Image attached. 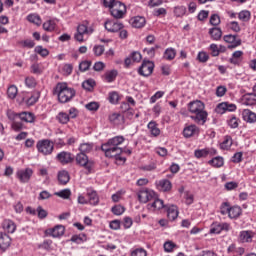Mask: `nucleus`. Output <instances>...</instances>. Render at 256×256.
<instances>
[{
    "label": "nucleus",
    "instance_id": "obj_1",
    "mask_svg": "<svg viewBox=\"0 0 256 256\" xmlns=\"http://www.w3.org/2000/svg\"><path fill=\"white\" fill-rule=\"evenodd\" d=\"M60 103H69L75 97V89L68 88L67 83H58L54 89Z\"/></svg>",
    "mask_w": 256,
    "mask_h": 256
},
{
    "label": "nucleus",
    "instance_id": "obj_2",
    "mask_svg": "<svg viewBox=\"0 0 256 256\" xmlns=\"http://www.w3.org/2000/svg\"><path fill=\"white\" fill-rule=\"evenodd\" d=\"M92 33L93 29L89 27V21L85 20L77 26V32L74 35V39L80 43H83L84 35H91Z\"/></svg>",
    "mask_w": 256,
    "mask_h": 256
},
{
    "label": "nucleus",
    "instance_id": "obj_3",
    "mask_svg": "<svg viewBox=\"0 0 256 256\" xmlns=\"http://www.w3.org/2000/svg\"><path fill=\"white\" fill-rule=\"evenodd\" d=\"M75 161H76V165H78V167H83L84 169H86V171L91 173V170L93 169L94 162H93V160H89V156H87V154H83L81 152L76 154Z\"/></svg>",
    "mask_w": 256,
    "mask_h": 256
},
{
    "label": "nucleus",
    "instance_id": "obj_4",
    "mask_svg": "<svg viewBox=\"0 0 256 256\" xmlns=\"http://www.w3.org/2000/svg\"><path fill=\"white\" fill-rule=\"evenodd\" d=\"M155 69V63L150 60H143L141 66L138 68V74L141 77H150L153 75V70Z\"/></svg>",
    "mask_w": 256,
    "mask_h": 256
},
{
    "label": "nucleus",
    "instance_id": "obj_5",
    "mask_svg": "<svg viewBox=\"0 0 256 256\" xmlns=\"http://www.w3.org/2000/svg\"><path fill=\"white\" fill-rule=\"evenodd\" d=\"M127 13V7L121 2H116L110 10V14L114 19H123Z\"/></svg>",
    "mask_w": 256,
    "mask_h": 256
},
{
    "label": "nucleus",
    "instance_id": "obj_6",
    "mask_svg": "<svg viewBox=\"0 0 256 256\" xmlns=\"http://www.w3.org/2000/svg\"><path fill=\"white\" fill-rule=\"evenodd\" d=\"M36 147L42 155H51L54 149L53 142L50 140H40L37 142Z\"/></svg>",
    "mask_w": 256,
    "mask_h": 256
},
{
    "label": "nucleus",
    "instance_id": "obj_7",
    "mask_svg": "<svg viewBox=\"0 0 256 256\" xmlns=\"http://www.w3.org/2000/svg\"><path fill=\"white\" fill-rule=\"evenodd\" d=\"M102 151H104L106 157H117V155H121L123 153V148L119 146H112L111 144H102Z\"/></svg>",
    "mask_w": 256,
    "mask_h": 256
},
{
    "label": "nucleus",
    "instance_id": "obj_8",
    "mask_svg": "<svg viewBox=\"0 0 256 256\" xmlns=\"http://www.w3.org/2000/svg\"><path fill=\"white\" fill-rule=\"evenodd\" d=\"M155 198V192L149 189H142L138 193L140 203H149L151 199Z\"/></svg>",
    "mask_w": 256,
    "mask_h": 256
},
{
    "label": "nucleus",
    "instance_id": "obj_9",
    "mask_svg": "<svg viewBox=\"0 0 256 256\" xmlns=\"http://www.w3.org/2000/svg\"><path fill=\"white\" fill-rule=\"evenodd\" d=\"M237 110V106L235 104H229L227 102H222L217 105L215 112L218 113L219 115H223V113L233 112Z\"/></svg>",
    "mask_w": 256,
    "mask_h": 256
},
{
    "label": "nucleus",
    "instance_id": "obj_10",
    "mask_svg": "<svg viewBox=\"0 0 256 256\" xmlns=\"http://www.w3.org/2000/svg\"><path fill=\"white\" fill-rule=\"evenodd\" d=\"M56 159H58L59 163L62 165H69V163H73L75 161V157L70 152L62 151L57 154Z\"/></svg>",
    "mask_w": 256,
    "mask_h": 256
},
{
    "label": "nucleus",
    "instance_id": "obj_11",
    "mask_svg": "<svg viewBox=\"0 0 256 256\" xmlns=\"http://www.w3.org/2000/svg\"><path fill=\"white\" fill-rule=\"evenodd\" d=\"M45 233L49 237H54V238L62 237V235H65V226L56 225L54 228L47 229Z\"/></svg>",
    "mask_w": 256,
    "mask_h": 256
},
{
    "label": "nucleus",
    "instance_id": "obj_12",
    "mask_svg": "<svg viewBox=\"0 0 256 256\" xmlns=\"http://www.w3.org/2000/svg\"><path fill=\"white\" fill-rule=\"evenodd\" d=\"M188 109L190 113H194L195 115L196 113L205 110V104L200 100L192 101L188 104Z\"/></svg>",
    "mask_w": 256,
    "mask_h": 256
},
{
    "label": "nucleus",
    "instance_id": "obj_13",
    "mask_svg": "<svg viewBox=\"0 0 256 256\" xmlns=\"http://www.w3.org/2000/svg\"><path fill=\"white\" fill-rule=\"evenodd\" d=\"M104 27L110 33H117V31H121V29H123V23L107 20L104 24Z\"/></svg>",
    "mask_w": 256,
    "mask_h": 256
},
{
    "label": "nucleus",
    "instance_id": "obj_14",
    "mask_svg": "<svg viewBox=\"0 0 256 256\" xmlns=\"http://www.w3.org/2000/svg\"><path fill=\"white\" fill-rule=\"evenodd\" d=\"M207 117V111L202 110L200 112H196L194 116H191V119L195 121V123H197L198 125H205V123H207Z\"/></svg>",
    "mask_w": 256,
    "mask_h": 256
},
{
    "label": "nucleus",
    "instance_id": "obj_15",
    "mask_svg": "<svg viewBox=\"0 0 256 256\" xmlns=\"http://www.w3.org/2000/svg\"><path fill=\"white\" fill-rule=\"evenodd\" d=\"M253 237H255V232L251 230L241 231L239 234L240 243H252Z\"/></svg>",
    "mask_w": 256,
    "mask_h": 256
},
{
    "label": "nucleus",
    "instance_id": "obj_16",
    "mask_svg": "<svg viewBox=\"0 0 256 256\" xmlns=\"http://www.w3.org/2000/svg\"><path fill=\"white\" fill-rule=\"evenodd\" d=\"M183 135L186 139H189V137H193L194 135H199V127L195 124L186 126L183 130Z\"/></svg>",
    "mask_w": 256,
    "mask_h": 256
},
{
    "label": "nucleus",
    "instance_id": "obj_17",
    "mask_svg": "<svg viewBox=\"0 0 256 256\" xmlns=\"http://www.w3.org/2000/svg\"><path fill=\"white\" fill-rule=\"evenodd\" d=\"M31 175H33V170L30 168H26L25 170H19L17 172V177L20 179L21 183H27L29 179H31Z\"/></svg>",
    "mask_w": 256,
    "mask_h": 256
},
{
    "label": "nucleus",
    "instance_id": "obj_18",
    "mask_svg": "<svg viewBox=\"0 0 256 256\" xmlns=\"http://www.w3.org/2000/svg\"><path fill=\"white\" fill-rule=\"evenodd\" d=\"M130 23L135 29H142V27H145L147 20L143 16H135L130 19Z\"/></svg>",
    "mask_w": 256,
    "mask_h": 256
},
{
    "label": "nucleus",
    "instance_id": "obj_19",
    "mask_svg": "<svg viewBox=\"0 0 256 256\" xmlns=\"http://www.w3.org/2000/svg\"><path fill=\"white\" fill-rule=\"evenodd\" d=\"M167 207V217L170 221H175L179 217V209L176 205H170Z\"/></svg>",
    "mask_w": 256,
    "mask_h": 256
},
{
    "label": "nucleus",
    "instance_id": "obj_20",
    "mask_svg": "<svg viewBox=\"0 0 256 256\" xmlns=\"http://www.w3.org/2000/svg\"><path fill=\"white\" fill-rule=\"evenodd\" d=\"M11 247V237L7 234H0V249L7 251Z\"/></svg>",
    "mask_w": 256,
    "mask_h": 256
},
{
    "label": "nucleus",
    "instance_id": "obj_21",
    "mask_svg": "<svg viewBox=\"0 0 256 256\" xmlns=\"http://www.w3.org/2000/svg\"><path fill=\"white\" fill-rule=\"evenodd\" d=\"M229 224L227 223H215L210 229V233L219 234L221 231H229Z\"/></svg>",
    "mask_w": 256,
    "mask_h": 256
},
{
    "label": "nucleus",
    "instance_id": "obj_22",
    "mask_svg": "<svg viewBox=\"0 0 256 256\" xmlns=\"http://www.w3.org/2000/svg\"><path fill=\"white\" fill-rule=\"evenodd\" d=\"M88 203L90 205H99V196L97 192L93 189L87 190Z\"/></svg>",
    "mask_w": 256,
    "mask_h": 256
},
{
    "label": "nucleus",
    "instance_id": "obj_23",
    "mask_svg": "<svg viewBox=\"0 0 256 256\" xmlns=\"http://www.w3.org/2000/svg\"><path fill=\"white\" fill-rule=\"evenodd\" d=\"M242 116H243L244 121H246L247 123H256L255 112H253L249 109H245L242 112Z\"/></svg>",
    "mask_w": 256,
    "mask_h": 256
},
{
    "label": "nucleus",
    "instance_id": "obj_24",
    "mask_svg": "<svg viewBox=\"0 0 256 256\" xmlns=\"http://www.w3.org/2000/svg\"><path fill=\"white\" fill-rule=\"evenodd\" d=\"M224 41L226 43L232 44L231 46H229L230 48L239 47V45H241V39H237V35H231V34L225 35Z\"/></svg>",
    "mask_w": 256,
    "mask_h": 256
},
{
    "label": "nucleus",
    "instance_id": "obj_25",
    "mask_svg": "<svg viewBox=\"0 0 256 256\" xmlns=\"http://www.w3.org/2000/svg\"><path fill=\"white\" fill-rule=\"evenodd\" d=\"M243 213V210L239 206H232L230 207V210L228 212V217L230 219H239L241 217V214Z\"/></svg>",
    "mask_w": 256,
    "mask_h": 256
},
{
    "label": "nucleus",
    "instance_id": "obj_26",
    "mask_svg": "<svg viewBox=\"0 0 256 256\" xmlns=\"http://www.w3.org/2000/svg\"><path fill=\"white\" fill-rule=\"evenodd\" d=\"M165 207H167V205L159 198H156L152 204H148V209H154V211H161V209H165Z\"/></svg>",
    "mask_w": 256,
    "mask_h": 256
},
{
    "label": "nucleus",
    "instance_id": "obj_27",
    "mask_svg": "<svg viewBox=\"0 0 256 256\" xmlns=\"http://www.w3.org/2000/svg\"><path fill=\"white\" fill-rule=\"evenodd\" d=\"M209 35L213 41H219L223 37V31L221 28L214 27L209 30Z\"/></svg>",
    "mask_w": 256,
    "mask_h": 256
},
{
    "label": "nucleus",
    "instance_id": "obj_28",
    "mask_svg": "<svg viewBox=\"0 0 256 256\" xmlns=\"http://www.w3.org/2000/svg\"><path fill=\"white\" fill-rule=\"evenodd\" d=\"M2 227L7 233H15V229H17L15 222L11 220H4L2 223Z\"/></svg>",
    "mask_w": 256,
    "mask_h": 256
},
{
    "label": "nucleus",
    "instance_id": "obj_29",
    "mask_svg": "<svg viewBox=\"0 0 256 256\" xmlns=\"http://www.w3.org/2000/svg\"><path fill=\"white\" fill-rule=\"evenodd\" d=\"M18 117L21 121H24L25 123H33V121H35V116L31 112L18 113Z\"/></svg>",
    "mask_w": 256,
    "mask_h": 256
},
{
    "label": "nucleus",
    "instance_id": "obj_30",
    "mask_svg": "<svg viewBox=\"0 0 256 256\" xmlns=\"http://www.w3.org/2000/svg\"><path fill=\"white\" fill-rule=\"evenodd\" d=\"M71 177L69 176V172L62 170L58 173V181L60 185H67L70 181Z\"/></svg>",
    "mask_w": 256,
    "mask_h": 256
},
{
    "label": "nucleus",
    "instance_id": "obj_31",
    "mask_svg": "<svg viewBox=\"0 0 256 256\" xmlns=\"http://www.w3.org/2000/svg\"><path fill=\"white\" fill-rule=\"evenodd\" d=\"M208 163L212 167H216V169H219L220 167H223V165H225V160L221 156H216L213 159L209 160Z\"/></svg>",
    "mask_w": 256,
    "mask_h": 256
},
{
    "label": "nucleus",
    "instance_id": "obj_32",
    "mask_svg": "<svg viewBox=\"0 0 256 256\" xmlns=\"http://www.w3.org/2000/svg\"><path fill=\"white\" fill-rule=\"evenodd\" d=\"M44 31H48V33H53L55 31V27H57V24H55L54 20H47L42 25Z\"/></svg>",
    "mask_w": 256,
    "mask_h": 256
},
{
    "label": "nucleus",
    "instance_id": "obj_33",
    "mask_svg": "<svg viewBox=\"0 0 256 256\" xmlns=\"http://www.w3.org/2000/svg\"><path fill=\"white\" fill-rule=\"evenodd\" d=\"M80 153L87 155V153H91L93 151V143H82L79 146Z\"/></svg>",
    "mask_w": 256,
    "mask_h": 256
},
{
    "label": "nucleus",
    "instance_id": "obj_34",
    "mask_svg": "<svg viewBox=\"0 0 256 256\" xmlns=\"http://www.w3.org/2000/svg\"><path fill=\"white\" fill-rule=\"evenodd\" d=\"M123 141H125V138L123 136H116L112 139H109L108 142H106V144L112 145L113 147H119V145H121Z\"/></svg>",
    "mask_w": 256,
    "mask_h": 256
},
{
    "label": "nucleus",
    "instance_id": "obj_35",
    "mask_svg": "<svg viewBox=\"0 0 256 256\" xmlns=\"http://www.w3.org/2000/svg\"><path fill=\"white\" fill-rule=\"evenodd\" d=\"M177 55V52L173 48H167L164 52V59L167 61H173Z\"/></svg>",
    "mask_w": 256,
    "mask_h": 256
},
{
    "label": "nucleus",
    "instance_id": "obj_36",
    "mask_svg": "<svg viewBox=\"0 0 256 256\" xmlns=\"http://www.w3.org/2000/svg\"><path fill=\"white\" fill-rule=\"evenodd\" d=\"M231 145H233V139L231 136H226L224 141L220 144V148L224 151L231 149Z\"/></svg>",
    "mask_w": 256,
    "mask_h": 256
},
{
    "label": "nucleus",
    "instance_id": "obj_37",
    "mask_svg": "<svg viewBox=\"0 0 256 256\" xmlns=\"http://www.w3.org/2000/svg\"><path fill=\"white\" fill-rule=\"evenodd\" d=\"M148 129L151 135H153L154 137H157L161 134V130H159V128L157 127V123L153 121L148 124Z\"/></svg>",
    "mask_w": 256,
    "mask_h": 256
},
{
    "label": "nucleus",
    "instance_id": "obj_38",
    "mask_svg": "<svg viewBox=\"0 0 256 256\" xmlns=\"http://www.w3.org/2000/svg\"><path fill=\"white\" fill-rule=\"evenodd\" d=\"M158 187L161 189V191H171V181L165 179V180H160L158 183Z\"/></svg>",
    "mask_w": 256,
    "mask_h": 256
},
{
    "label": "nucleus",
    "instance_id": "obj_39",
    "mask_svg": "<svg viewBox=\"0 0 256 256\" xmlns=\"http://www.w3.org/2000/svg\"><path fill=\"white\" fill-rule=\"evenodd\" d=\"M27 19L30 23H34V25H37V27L41 26L42 21L40 15L30 14L28 15Z\"/></svg>",
    "mask_w": 256,
    "mask_h": 256
},
{
    "label": "nucleus",
    "instance_id": "obj_40",
    "mask_svg": "<svg viewBox=\"0 0 256 256\" xmlns=\"http://www.w3.org/2000/svg\"><path fill=\"white\" fill-rule=\"evenodd\" d=\"M118 72L117 70H111L105 73V79L107 83H113L117 79Z\"/></svg>",
    "mask_w": 256,
    "mask_h": 256
},
{
    "label": "nucleus",
    "instance_id": "obj_41",
    "mask_svg": "<svg viewBox=\"0 0 256 256\" xmlns=\"http://www.w3.org/2000/svg\"><path fill=\"white\" fill-rule=\"evenodd\" d=\"M238 19H240V21H243L244 23H247V21L251 19V12H249L248 10L241 11L238 14Z\"/></svg>",
    "mask_w": 256,
    "mask_h": 256
},
{
    "label": "nucleus",
    "instance_id": "obj_42",
    "mask_svg": "<svg viewBox=\"0 0 256 256\" xmlns=\"http://www.w3.org/2000/svg\"><path fill=\"white\" fill-rule=\"evenodd\" d=\"M18 92H19V90L17 89V86L11 85L7 89V96L9 97V99H15V97H17Z\"/></svg>",
    "mask_w": 256,
    "mask_h": 256
},
{
    "label": "nucleus",
    "instance_id": "obj_43",
    "mask_svg": "<svg viewBox=\"0 0 256 256\" xmlns=\"http://www.w3.org/2000/svg\"><path fill=\"white\" fill-rule=\"evenodd\" d=\"M54 195H56V197H60L61 199H69V197H71V190L64 189L59 192H55Z\"/></svg>",
    "mask_w": 256,
    "mask_h": 256
},
{
    "label": "nucleus",
    "instance_id": "obj_44",
    "mask_svg": "<svg viewBox=\"0 0 256 256\" xmlns=\"http://www.w3.org/2000/svg\"><path fill=\"white\" fill-rule=\"evenodd\" d=\"M69 118V114L65 112H60L57 115V120L59 121V123H62V125H66V123H69Z\"/></svg>",
    "mask_w": 256,
    "mask_h": 256
},
{
    "label": "nucleus",
    "instance_id": "obj_45",
    "mask_svg": "<svg viewBox=\"0 0 256 256\" xmlns=\"http://www.w3.org/2000/svg\"><path fill=\"white\" fill-rule=\"evenodd\" d=\"M194 155H195L196 159H201L203 157H207V155H209V149L205 148V149L195 150Z\"/></svg>",
    "mask_w": 256,
    "mask_h": 256
},
{
    "label": "nucleus",
    "instance_id": "obj_46",
    "mask_svg": "<svg viewBox=\"0 0 256 256\" xmlns=\"http://www.w3.org/2000/svg\"><path fill=\"white\" fill-rule=\"evenodd\" d=\"M83 89L86 91H91L93 90V87H95V80L93 79H88L82 83Z\"/></svg>",
    "mask_w": 256,
    "mask_h": 256
},
{
    "label": "nucleus",
    "instance_id": "obj_47",
    "mask_svg": "<svg viewBox=\"0 0 256 256\" xmlns=\"http://www.w3.org/2000/svg\"><path fill=\"white\" fill-rule=\"evenodd\" d=\"M187 13V8L185 6H176L174 8V14L176 17H183Z\"/></svg>",
    "mask_w": 256,
    "mask_h": 256
},
{
    "label": "nucleus",
    "instance_id": "obj_48",
    "mask_svg": "<svg viewBox=\"0 0 256 256\" xmlns=\"http://www.w3.org/2000/svg\"><path fill=\"white\" fill-rule=\"evenodd\" d=\"M121 119H123V116H121L119 113H113L109 116L110 123H113L114 125H118Z\"/></svg>",
    "mask_w": 256,
    "mask_h": 256
},
{
    "label": "nucleus",
    "instance_id": "obj_49",
    "mask_svg": "<svg viewBox=\"0 0 256 256\" xmlns=\"http://www.w3.org/2000/svg\"><path fill=\"white\" fill-rule=\"evenodd\" d=\"M175 247H177V244H175L173 241H167L164 243V251L166 253H171Z\"/></svg>",
    "mask_w": 256,
    "mask_h": 256
},
{
    "label": "nucleus",
    "instance_id": "obj_50",
    "mask_svg": "<svg viewBox=\"0 0 256 256\" xmlns=\"http://www.w3.org/2000/svg\"><path fill=\"white\" fill-rule=\"evenodd\" d=\"M231 209V205L229 202H224L220 206V213L221 215H229V211Z\"/></svg>",
    "mask_w": 256,
    "mask_h": 256
},
{
    "label": "nucleus",
    "instance_id": "obj_51",
    "mask_svg": "<svg viewBox=\"0 0 256 256\" xmlns=\"http://www.w3.org/2000/svg\"><path fill=\"white\" fill-rule=\"evenodd\" d=\"M209 51L211 52L212 57H219V46L217 44H211L209 46Z\"/></svg>",
    "mask_w": 256,
    "mask_h": 256
},
{
    "label": "nucleus",
    "instance_id": "obj_52",
    "mask_svg": "<svg viewBox=\"0 0 256 256\" xmlns=\"http://www.w3.org/2000/svg\"><path fill=\"white\" fill-rule=\"evenodd\" d=\"M93 51H94V55H96V57H101V55L103 53H105V47L102 45H96V46H94Z\"/></svg>",
    "mask_w": 256,
    "mask_h": 256
},
{
    "label": "nucleus",
    "instance_id": "obj_53",
    "mask_svg": "<svg viewBox=\"0 0 256 256\" xmlns=\"http://www.w3.org/2000/svg\"><path fill=\"white\" fill-rule=\"evenodd\" d=\"M112 213L114 215H123V213H125V207H123L121 205H116V206L112 207Z\"/></svg>",
    "mask_w": 256,
    "mask_h": 256
},
{
    "label": "nucleus",
    "instance_id": "obj_54",
    "mask_svg": "<svg viewBox=\"0 0 256 256\" xmlns=\"http://www.w3.org/2000/svg\"><path fill=\"white\" fill-rule=\"evenodd\" d=\"M35 52L38 53V55H41V57H47V55H49V50L43 48V46H37Z\"/></svg>",
    "mask_w": 256,
    "mask_h": 256
},
{
    "label": "nucleus",
    "instance_id": "obj_55",
    "mask_svg": "<svg viewBox=\"0 0 256 256\" xmlns=\"http://www.w3.org/2000/svg\"><path fill=\"white\" fill-rule=\"evenodd\" d=\"M197 59L200 63H207V61H209V54H207V52H199Z\"/></svg>",
    "mask_w": 256,
    "mask_h": 256
},
{
    "label": "nucleus",
    "instance_id": "obj_56",
    "mask_svg": "<svg viewBox=\"0 0 256 256\" xmlns=\"http://www.w3.org/2000/svg\"><path fill=\"white\" fill-rule=\"evenodd\" d=\"M221 23V18H219V15L213 14L210 17V24H212L214 27H217V25H220Z\"/></svg>",
    "mask_w": 256,
    "mask_h": 256
},
{
    "label": "nucleus",
    "instance_id": "obj_57",
    "mask_svg": "<svg viewBox=\"0 0 256 256\" xmlns=\"http://www.w3.org/2000/svg\"><path fill=\"white\" fill-rule=\"evenodd\" d=\"M25 85H26V87H29L30 89H33V87H35V85H37V82L35 81V78L27 77L25 79Z\"/></svg>",
    "mask_w": 256,
    "mask_h": 256
},
{
    "label": "nucleus",
    "instance_id": "obj_58",
    "mask_svg": "<svg viewBox=\"0 0 256 256\" xmlns=\"http://www.w3.org/2000/svg\"><path fill=\"white\" fill-rule=\"evenodd\" d=\"M36 211L38 213L39 219H45L48 215L47 210L43 209L41 206H38Z\"/></svg>",
    "mask_w": 256,
    "mask_h": 256
},
{
    "label": "nucleus",
    "instance_id": "obj_59",
    "mask_svg": "<svg viewBox=\"0 0 256 256\" xmlns=\"http://www.w3.org/2000/svg\"><path fill=\"white\" fill-rule=\"evenodd\" d=\"M225 93H227V87H225V86H218L216 88V96L217 97H223V96H225Z\"/></svg>",
    "mask_w": 256,
    "mask_h": 256
},
{
    "label": "nucleus",
    "instance_id": "obj_60",
    "mask_svg": "<svg viewBox=\"0 0 256 256\" xmlns=\"http://www.w3.org/2000/svg\"><path fill=\"white\" fill-rule=\"evenodd\" d=\"M247 105H256V94L246 95Z\"/></svg>",
    "mask_w": 256,
    "mask_h": 256
},
{
    "label": "nucleus",
    "instance_id": "obj_61",
    "mask_svg": "<svg viewBox=\"0 0 256 256\" xmlns=\"http://www.w3.org/2000/svg\"><path fill=\"white\" fill-rule=\"evenodd\" d=\"M131 256H147V251L143 248H138L132 251Z\"/></svg>",
    "mask_w": 256,
    "mask_h": 256
},
{
    "label": "nucleus",
    "instance_id": "obj_62",
    "mask_svg": "<svg viewBox=\"0 0 256 256\" xmlns=\"http://www.w3.org/2000/svg\"><path fill=\"white\" fill-rule=\"evenodd\" d=\"M89 67H91V61H83L79 64L80 71H88Z\"/></svg>",
    "mask_w": 256,
    "mask_h": 256
},
{
    "label": "nucleus",
    "instance_id": "obj_63",
    "mask_svg": "<svg viewBox=\"0 0 256 256\" xmlns=\"http://www.w3.org/2000/svg\"><path fill=\"white\" fill-rule=\"evenodd\" d=\"M23 47H27L28 49H33L35 47V42L31 39H27L21 42Z\"/></svg>",
    "mask_w": 256,
    "mask_h": 256
},
{
    "label": "nucleus",
    "instance_id": "obj_64",
    "mask_svg": "<svg viewBox=\"0 0 256 256\" xmlns=\"http://www.w3.org/2000/svg\"><path fill=\"white\" fill-rule=\"evenodd\" d=\"M109 101L113 104L117 103L119 101V94L117 92H111L109 94Z\"/></svg>",
    "mask_w": 256,
    "mask_h": 256
}]
</instances>
